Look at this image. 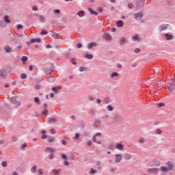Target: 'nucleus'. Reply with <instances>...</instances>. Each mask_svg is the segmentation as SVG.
<instances>
[{
  "label": "nucleus",
  "instance_id": "obj_1",
  "mask_svg": "<svg viewBox=\"0 0 175 175\" xmlns=\"http://www.w3.org/2000/svg\"><path fill=\"white\" fill-rule=\"evenodd\" d=\"M166 166L167 167L161 166L160 167L161 172L163 173H167L168 172H170L174 169V164L172 161H167L166 163Z\"/></svg>",
  "mask_w": 175,
  "mask_h": 175
},
{
  "label": "nucleus",
  "instance_id": "obj_2",
  "mask_svg": "<svg viewBox=\"0 0 175 175\" xmlns=\"http://www.w3.org/2000/svg\"><path fill=\"white\" fill-rule=\"evenodd\" d=\"M146 4V0H138L136 1L135 4V9L136 10H139V9H142Z\"/></svg>",
  "mask_w": 175,
  "mask_h": 175
},
{
  "label": "nucleus",
  "instance_id": "obj_3",
  "mask_svg": "<svg viewBox=\"0 0 175 175\" xmlns=\"http://www.w3.org/2000/svg\"><path fill=\"white\" fill-rule=\"evenodd\" d=\"M150 167H154V166L156 167H159V166H161V161H158L157 159H154L150 163Z\"/></svg>",
  "mask_w": 175,
  "mask_h": 175
},
{
  "label": "nucleus",
  "instance_id": "obj_4",
  "mask_svg": "<svg viewBox=\"0 0 175 175\" xmlns=\"http://www.w3.org/2000/svg\"><path fill=\"white\" fill-rule=\"evenodd\" d=\"M148 172L150 174H158L159 173V169L157 167L149 168L148 169Z\"/></svg>",
  "mask_w": 175,
  "mask_h": 175
},
{
  "label": "nucleus",
  "instance_id": "obj_5",
  "mask_svg": "<svg viewBox=\"0 0 175 175\" xmlns=\"http://www.w3.org/2000/svg\"><path fill=\"white\" fill-rule=\"evenodd\" d=\"M8 76V72L5 68L0 69V77L1 79H6Z\"/></svg>",
  "mask_w": 175,
  "mask_h": 175
},
{
  "label": "nucleus",
  "instance_id": "obj_6",
  "mask_svg": "<svg viewBox=\"0 0 175 175\" xmlns=\"http://www.w3.org/2000/svg\"><path fill=\"white\" fill-rule=\"evenodd\" d=\"M122 161V155L120 154H115V163H120Z\"/></svg>",
  "mask_w": 175,
  "mask_h": 175
},
{
  "label": "nucleus",
  "instance_id": "obj_7",
  "mask_svg": "<svg viewBox=\"0 0 175 175\" xmlns=\"http://www.w3.org/2000/svg\"><path fill=\"white\" fill-rule=\"evenodd\" d=\"M135 20H142L143 18V12L139 11L137 14H134Z\"/></svg>",
  "mask_w": 175,
  "mask_h": 175
},
{
  "label": "nucleus",
  "instance_id": "obj_8",
  "mask_svg": "<svg viewBox=\"0 0 175 175\" xmlns=\"http://www.w3.org/2000/svg\"><path fill=\"white\" fill-rule=\"evenodd\" d=\"M103 39H105V40H107V41H110L113 39V37L111 36V35H110V33H105L103 35Z\"/></svg>",
  "mask_w": 175,
  "mask_h": 175
},
{
  "label": "nucleus",
  "instance_id": "obj_9",
  "mask_svg": "<svg viewBox=\"0 0 175 175\" xmlns=\"http://www.w3.org/2000/svg\"><path fill=\"white\" fill-rule=\"evenodd\" d=\"M169 88V92L170 93L174 92V90H175V83L174 82H170V86L168 87Z\"/></svg>",
  "mask_w": 175,
  "mask_h": 175
},
{
  "label": "nucleus",
  "instance_id": "obj_10",
  "mask_svg": "<svg viewBox=\"0 0 175 175\" xmlns=\"http://www.w3.org/2000/svg\"><path fill=\"white\" fill-rule=\"evenodd\" d=\"M169 27V25L168 24H165V25H160L159 27V32H162V31H166V29H167V27Z\"/></svg>",
  "mask_w": 175,
  "mask_h": 175
},
{
  "label": "nucleus",
  "instance_id": "obj_11",
  "mask_svg": "<svg viewBox=\"0 0 175 175\" xmlns=\"http://www.w3.org/2000/svg\"><path fill=\"white\" fill-rule=\"evenodd\" d=\"M164 36L166 38V40H173V39H174V36H173L169 33H166L164 35Z\"/></svg>",
  "mask_w": 175,
  "mask_h": 175
},
{
  "label": "nucleus",
  "instance_id": "obj_12",
  "mask_svg": "<svg viewBox=\"0 0 175 175\" xmlns=\"http://www.w3.org/2000/svg\"><path fill=\"white\" fill-rule=\"evenodd\" d=\"M11 102H12V103L15 105L16 107H18V106H21V103H20L18 101H17V98H12Z\"/></svg>",
  "mask_w": 175,
  "mask_h": 175
},
{
  "label": "nucleus",
  "instance_id": "obj_13",
  "mask_svg": "<svg viewBox=\"0 0 175 175\" xmlns=\"http://www.w3.org/2000/svg\"><path fill=\"white\" fill-rule=\"evenodd\" d=\"M121 120V116H120V113H116L113 115V121H120Z\"/></svg>",
  "mask_w": 175,
  "mask_h": 175
},
{
  "label": "nucleus",
  "instance_id": "obj_14",
  "mask_svg": "<svg viewBox=\"0 0 175 175\" xmlns=\"http://www.w3.org/2000/svg\"><path fill=\"white\" fill-rule=\"evenodd\" d=\"M96 46H98V44L96 42H92L88 44V50H91V49H92V47H95Z\"/></svg>",
  "mask_w": 175,
  "mask_h": 175
},
{
  "label": "nucleus",
  "instance_id": "obj_15",
  "mask_svg": "<svg viewBox=\"0 0 175 175\" xmlns=\"http://www.w3.org/2000/svg\"><path fill=\"white\" fill-rule=\"evenodd\" d=\"M40 42H42V40L38 38H32L30 40V43L31 44H33V43H40Z\"/></svg>",
  "mask_w": 175,
  "mask_h": 175
},
{
  "label": "nucleus",
  "instance_id": "obj_16",
  "mask_svg": "<svg viewBox=\"0 0 175 175\" xmlns=\"http://www.w3.org/2000/svg\"><path fill=\"white\" fill-rule=\"evenodd\" d=\"M125 43H126V38H125L124 37H122L119 40V44L120 46H124Z\"/></svg>",
  "mask_w": 175,
  "mask_h": 175
},
{
  "label": "nucleus",
  "instance_id": "obj_17",
  "mask_svg": "<svg viewBox=\"0 0 175 175\" xmlns=\"http://www.w3.org/2000/svg\"><path fill=\"white\" fill-rule=\"evenodd\" d=\"M123 157L126 161H129V159H132V155L129 153H124Z\"/></svg>",
  "mask_w": 175,
  "mask_h": 175
},
{
  "label": "nucleus",
  "instance_id": "obj_18",
  "mask_svg": "<svg viewBox=\"0 0 175 175\" xmlns=\"http://www.w3.org/2000/svg\"><path fill=\"white\" fill-rule=\"evenodd\" d=\"M115 147H116V148L117 150H124V146H123L122 144H121V143H118V144H116V146H115Z\"/></svg>",
  "mask_w": 175,
  "mask_h": 175
},
{
  "label": "nucleus",
  "instance_id": "obj_19",
  "mask_svg": "<svg viewBox=\"0 0 175 175\" xmlns=\"http://www.w3.org/2000/svg\"><path fill=\"white\" fill-rule=\"evenodd\" d=\"M47 81L49 83H54L55 81V78H54V77L49 75L47 79H46Z\"/></svg>",
  "mask_w": 175,
  "mask_h": 175
},
{
  "label": "nucleus",
  "instance_id": "obj_20",
  "mask_svg": "<svg viewBox=\"0 0 175 175\" xmlns=\"http://www.w3.org/2000/svg\"><path fill=\"white\" fill-rule=\"evenodd\" d=\"M110 102H111L110 97H105L103 100V103L104 105H108V103H110Z\"/></svg>",
  "mask_w": 175,
  "mask_h": 175
},
{
  "label": "nucleus",
  "instance_id": "obj_21",
  "mask_svg": "<svg viewBox=\"0 0 175 175\" xmlns=\"http://www.w3.org/2000/svg\"><path fill=\"white\" fill-rule=\"evenodd\" d=\"M47 151H49V152H51V154H54V152H55V149H54L53 148L48 147L44 150V152H47Z\"/></svg>",
  "mask_w": 175,
  "mask_h": 175
},
{
  "label": "nucleus",
  "instance_id": "obj_22",
  "mask_svg": "<svg viewBox=\"0 0 175 175\" xmlns=\"http://www.w3.org/2000/svg\"><path fill=\"white\" fill-rule=\"evenodd\" d=\"M116 25L118 27V28H121L124 27V21L120 20L116 22Z\"/></svg>",
  "mask_w": 175,
  "mask_h": 175
},
{
  "label": "nucleus",
  "instance_id": "obj_23",
  "mask_svg": "<svg viewBox=\"0 0 175 175\" xmlns=\"http://www.w3.org/2000/svg\"><path fill=\"white\" fill-rule=\"evenodd\" d=\"M77 16H79V17H84V16H85V12H84V10H80L77 12Z\"/></svg>",
  "mask_w": 175,
  "mask_h": 175
},
{
  "label": "nucleus",
  "instance_id": "obj_24",
  "mask_svg": "<svg viewBox=\"0 0 175 175\" xmlns=\"http://www.w3.org/2000/svg\"><path fill=\"white\" fill-rule=\"evenodd\" d=\"M48 120H49V122H48L49 124H51V122L53 124H55V122H58V120H57V118H52L48 119Z\"/></svg>",
  "mask_w": 175,
  "mask_h": 175
},
{
  "label": "nucleus",
  "instance_id": "obj_25",
  "mask_svg": "<svg viewBox=\"0 0 175 175\" xmlns=\"http://www.w3.org/2000/svg\"><path fill=\"white\" fill-rule=\"evenodd\" d=\"M88 12L90 14H94V16H98V12L94 11L92 8H88Z\"/></svg>",
  "mask_w": 175,
  "mask_h": 175
},
{
  "label": "nucleus",
  "instance_id": "obj_26",
  "mask_svg": "<svg viewBox=\"0 0 175 175\" xmlns=\"http://www.w3.org/2000/svg\"><path fill=\"white\" fill-rule=\"evenodd\" d=\"M52 173H53L55 175H58L59 173H61V169H53L52 170Z\"/></svg>",
  "mask_w": 175,
  "mask_h": 175
},
{
  "label": "nucleus",
  "instance_id": "obj_27",
  "mask_svg": "<svg viewBox=\"0 0 175 175\" xmlns=\"http://www.w3.org/2000/svg\"><path fill=\"white\" fill-rule=\"evenodd\" d=\"M3 21H4L5 23H6L7 24L10 23V19H9V16H8V15H5V16L3 17Z\"/></svg>",
  "mask_w": 175,
  "mask_h": 175
},
{
  "label": "nucleus",
  "instance_id": "obj_28",
  "mask_svg": "<svg viewBox=\"0 0 175 175\" xmlns=\"http://www.w3.org/2000/svg\"><path fill=\"white\" fill-rule=\"evenodd\" d=\"M51 72H46V76L49 75V76L51 75V72H54V70H55L54 64L53 63H51Z\"/></svg>",
  "mask_w": 175,
  "mask_h": 175
},
{
  "label": "nucleus",
  "instance_id": "obj_29",
  "mask_svg": "<svg viewBox=\"0 0 175 175\" xmlns=\"http://www.w3.org/2000/svg\"><path fill=\"white\" fill-rule=\"evenodd\" d=\"M4 51H5V53H12V48L9 46H6L4 48Z\"/></svg>",
  "mask_w": 175,
  "mask_h": 175
},
{
  "label": "nucleus",
  "instance_id": "obj_30",
  "mask_svg": "<svg viewBox=\"0 0 175 175\" xmlns=\"http://www.w3.org/2000/svg\"><path fill=\"white\" fill-rule=\"evenodd\" d=\"M21 61L23 62V64H25V62H27L28 61V57L27 56H23L21 57Z\"/></svg>",
  "mask_w": 175,
  "mask_h": 175
},
{
  "label": "nucleus",
  "instance_id": "obj_31",
  "mask_svg": "<svg viewBox=\"0 0 175 175\" xmlns=\"http://www.w3.org/2000/svg\"><path fill=\"white\" fill-rule=\"evenodd\" d=\"M85 58H87L88 59H92V58H94V55L86 53L85 54Z\"/></svg>",
  "mask_w": 175,
  "mask_h": 175
},
{
  "label": "nucleus",
  "instance_id": "obj_32",
  "mask_svg": "<svg viewBox=\"0 0 175 175\" xmlns=\"http://www.w3.org/2000/svg\"><path fill=\"white\" fill-rule=\"evenodd\" d=\"M133 40H137V42H140L141 40L140 37H139L138 34H135V36H133Z\"/></svg>",
  "mask_w": 175,
  "mask_h": 175
},
{
  "label": "nucleus",
  "instance_id": "obj_33",
  "mask_svg": "<svg viewBox=\"0 0 175 175\" xmlns=\"http://www.w3.org/2000/svg\"><path fill=\"white\" fill-rule=\"evenodd\" d=\"M0 27H1V28H6V23H5L3 20L0 21Z\"/></svg>",
  "mask_w": 175,
  "mask_h": 175
},
{
  "label": "nucleus",
  "instance_id": "obj_34",
  "mask_svg": "<svg viewBox=\"0 0 175 175\" xmlns=\"http://www.w3.org/2000/svg\"><path fill=\"white\" fill-rule=\"evenodd\" d=\"M34 102L35 103H36V105H40V99L39 98V97H35Z\"/></svg>",
  "mask_w": 175,
  "mask_h": 175
},
{
  "label": "nucleus",
  "instance_id": "obj_35",
  "mask_svg": "<svg viewBox=\"0 0 175 175\" xmlns=\"http://www.w3.org/2000/svg\"><path fill=\"white\" fill-rule=\"evenodd\" d=\"M107 109L108 111H113L114 110V108L111 105H107Z\"/></svg>",
  "mask_w": 175,
  "mask_h": 175
},
{
  "label": "nucleus",
  "instance_id": "obj_36",
  "mask_svg": "<svg viewBox=\"0 0 175 175\" xmlns=\"http://www.w3.org/2000/svg\"><path fill=\"white\" fill-rule=\"evenodd\" d=\"M70 62L72 64V65H77V62H76L75 58L72 57L70 59Z\"/></svg>",
  "mask_w": 175,
  "mask_h": 175
},
{
  "label": "nucleus",
  "instance_id": "obj_37",
  "mask_svg": "<svg viewBox=\"0 0 175 175\" xmlns=\"http://www.w3.org/2000/svg\"><path fill=\"white\" fill-rule=\"evenodd\" d=\"M39 17L40 23H44V21H46L44 16H43L42 15H39Z\"/></svg>",
  "mask_w": 175,
  "mask_h": 175
},
{
  "label": "nucleus",
  "instance_id": "obj_38",
  "mask_svg": "<svg viewBox=\"0 0 175 175\" xmlns=\"http://www.w3.org/2000/svg\"><path fill=\"white\" fill-rule=\"evenodd\" d=\"M96 112V111H95V109H91L89 110V113L91 114L92 116H94Z\"/></svg>",
  "mask_w": 175,
  "mask_h": 175
},
{
  "label": "nucleus",
  "instance_id": "obj_39",
  "mask_svg": "<svg viewBox=\"0 0 175 175\" xmlns=\"http://www.w3.org/2000/svg\"><path fill=\"white\" fill-rule=\"evenodd\" d=\"M111 77H112V78L118 77V72H112L111 75Z\"/></svg>",
  "mask_w": 175,
  "mask_h": 175
},
{
  "label": "nucleus",
  "instance_id": "obj_40",
  "mask_svg": "<svg viewBox=\"0 0 175 175\" xmlns=\"http://www.w3.org/2000/svg\"><path fill=\"white\" fill-rule=\"evenodd\" d=\"M79 137H80V133H77L75 134V137H74L72 139L73 140H77L78 139H79Z\"/></svg>",
  "mask_w": 175,
  "mask_h": 175
},
{
  "label": "nucleus",
  "instance_id": "obj_41",
  "mask_svg": "<svg viewBox=\"0 0 175 175\" xmlns=\"http://www.w3.org/2000/svg\"><path fill=\"white\" fill-rule=\"evenodd\" d=\"M52 38H53V39H58V33L53 32L52 33Z\"/></svg>",
  "mask_w": 175,
  "mask_h": 175
},
{
  "label": "nucleus",
  "instance_id": "obj_42",
  "mask_svg": "<svg viewBox=\"0 0 175 175\" xmlns=\"http://www.w3.org/2000/svg\"><path fill=\"white\" fill-rule=\"evenodd\" d=\"M36 169H38V167L36 165H33L31 169V173H35L36 172Z\"/></svg>",
  "mask_w": 175,
  "mask_h": 175
},
{
  "label": "nucleus",
  "instance_id": "obj_43",
  "mask_svg": "<svg viewBox=\"0 0 175 175\" xmlns=\"http://www.w3.org/2000/svg\"><path fill=\"white\" fill-rule=\"evenodd\" d=\"M79 72H84V70H87V67L81 66L79 68Z\"/></svg>",
  "mask_w": 175,
  "mask_h": 175
},
{
  "label": "nucleus",
  "instance_id": "obj_44",
  "mask_svg": "<svg viewBox=\"0 0 175 175\" xmlns=\"http://www.w3.org/2000/svg\"><path fill=\"white\" fill-rule=\"evenodd\" d=\"M98 171L94 170V168H91L90 172H89L90 174H95V173H97Z\"/></svg>",
  "mask_w": 175,
  "mask_h": 175
},
{
  "label": "nucleus",
  "instance_id": "obj_45",
  "mask_svg": "<svg viewBox=\"0 0 175 175\" xmlns=\"http://www.w3.org/2000/svg\"><path fill=\"white\" fill-rule=\"evenodd\" d=\"M1 166H2V167H8V162H6V161H3V162L1 163Z\"/></svg>",
  "mask_w": 175,
  "mask_h": 175
},
{
  "label": "nucleus",
  "instance_id": "obj_46",
  "mask_svg": "<svg viewBox=\"0 0 175 175\" xmlns=\"http://www.w3.org/2000/svg\"><path fill=\"white\" fill-rule=\"evenodd\" d=\"M41 113L43 114L44 116H47V114H49V110L48 109H44V111H42Z\"/></svg>",
  "mask_w": 175,
  "mask_h": 175
},
{
  "label": "nucleus",
  "instance_id": "obj_47",
  "mask_svg": "<svg viewBox=\"0 0 175 175\" xmlns=\"http://www.w3.org/2000/svg\"><path fill=\"white\" fill-rule=\"evenodd\" d=\"M47 33H49V31L44 30V29H42L41 31V33H40V35H47Z\"/></svg>",
  "mask_w": 175,
  "mask_h": 175
},
{
  "label": "nucleus",
  "instance_id": "obj_48",
  "mask_svg": "<svg viewBox=\"0 0 175 175\" xmlns=\"http://www.w3.org/2000/svg\"><path fill=\"white\" fill-rule=\"evenodd\" d=\"M55 140V137H52L51 138L48 139V143H53Z\"/></svg>",
  "mask_w": 175,
  "mask_h": 175
},
{
  "label": "nucleus",
  "instance_id": "obj_49",
  "mask_svg": "<svg viewBox=\"0 0 175 175\" xmlns=\"http://www.w3.org/2000/svg\"><path fill=\"white\" fill-rule=\"evenodd\" d=\"M53 13H55V14H59V13H61V10L59 9L54 10Z\"/></svg>",
  "mask_w": 175,
  "mask_h": 175
},
{
  "label": "nucleus",
  "instance_id": "obj_50",
  "mask_svg": "<svg viewBox=\"0 0 175 175\" xmlns=\"http://www.w3.org/2000/svg\"><path fill=\"white\" fill-rule=\"evenodd\" d=\"M21 78L23 79V80L27 78V74L25 73H22L21 75Z\"/></svg>",
  "mask_w": 175,
  "mask_h": 175
},
{
  "label": "nucleus",
  "instance_id": "obj_51",
  "mask_svg": "<svg viewBox=\"0 0 175 175\" xmlns=\"http://www.w3.org/2000/svg\"><path fill=\"white\" fill-rule=\"evenodd\" d=\"M165 106V103H160L157 105V107H163Z\"/></svg>",
  "mask_w": 175,
  "mask_h": 175
},
{
  "label": "nucleus",
  "instance_id": "obj_52",
  "mask_svg": "<svg viewBox=\"0 0 175 175\" xmlns=\"http://www.w3.org/2000/svg\"><path fill=\"white\" fill-rule=\"evenodd\" d=\"M51 91H53V92H55V94H58V90H57V88H55V87H53L51 88Z\"/></svg>",
  "mask_w": 175,
  "mask_h": 175
},
{
  "label": "nucleus",
  "instance_id": "obj_53",
  "mask_svg": "<svg viewBox=\"0 0 175 175\" xmlns=\"http://www.w3.org/2000/svg\"><path fill=\"white\" fill-rule=\"evenodd\" d=\"M18 38H23V36H25L26 38H28V36L24 32V33H21L18 35Z\"/></svg>",
  "mask_w": 175,
  "mask_h": 175
},
{
  "label": "nucleus",
  "instance_id": "obj_54",
  "mask_svg": "<svg viewBox=\"0 0 175 175\" xmlns=\"http://www.w3.org/2000/svg\"><path fill=\"white\" fill-rule=\"evenodd\" d=\"M26 147H27V143H24V144H23L21 145V148L22 150H25Z\"/></svg>",
  "mask_w": 175,
  "mask_h": 175
},
{
  "label": "nucleus",
  "instance_id": "obj_55",
  "mask_svg": "<svg viewBox=\"0 0 175 175\" xmlns=\"http://www.w3.org/2000/svg\"><path fill=\"white\" fill-rule=\"evenodd\" d=\"M62 159H64L65 161L68 160V156L65 154H62Z\"/></svg>",
  "mask_w": 175,
  "mask_h": 175
},
{
  "label": "nucleus",
  "instance_id": "obj_56",
  "mask_svg": "<svg viewBox=\"0 0 175 175\" xmlns=\"http://www.w3.org/2000/svg\"><path fill=\"white\" fill-rule=\"evenodd\" d=\"M35 90H40V84L37 83L35 86H34Z\"/></svg>",
  "mask_w": 175,
  "mask_h": 175
},
{
  "label": "nucleus",
  "instance_id": "obj_57",
  "mask_svg": "<svg viewBox=\"0 0 175 175\" xmlns=\"http://www.w3.org/2000/svg\"><path fill=\"white\" fill-rule=\"evenodd\" d=\"M156 133H157V135H161V133H162V131H161L160 129H157L156 130Z\"/></svg>",
  "mask_w": 175,
  "mask_h": 175
},
{
  "label": "nucleus",
  "instance_id": "obj_58",
  "mask_svg": "<svg viewBox=\"0 0 175 175\" xmlns=\"http://www.w3.org/2000/svg\"><path fill=\"white\" fill-rule=\"evenodd\" d=\"M128 8H129V9H133V3H129L128 4Z\"/></svg>",
  "mask_w": 175,
  "mask_h": 175
},
{
  "label": "nucleus",
  "instance_id": "obj_59",
  "mask_svg": "<svg viewBox=\"0 0 175 175\" xmlns=\"http://www.w3.org/2000/svg\"><path fill=\"white\" fill-rule=\"evenodd\" d=\"M16 28L17 29H22V28H23V26L21 24H18L17 25Z\"/></svg>",
  "mask_w": 175,
  "mask_h": 175
},
{
  "label": "nucleus",
  "instance_id": "obj_60",
  "mask_svg": "<svg viewBox=\"0 0 175 175\" xmlns=\"http://www.w3.org/2000/svg\"><path fill=\"white\" fill-rule=\"evenodd\" d=\"M70 161H75V155L72 154L69 157Z\"/></svg>",
  "mask_w": 175,
  "mask_h": 175
},
{
  "label": "nucleus",
  "instance_id": "obj_61",
  "mask_svg": "<svg viewBox=\"0 0 175 175\" xmlns=\"http://www.w3.org/2000/svg\"><path fill=\"white\" fill-rule=\"evenodd\" d=\"M81 47H83V44L78 43L77 45V49H81Z\"/></svg>",
  "mask_w": 175,
  "mask_h": 175
},
{
  "label": "nucleus",
  "instance_id": "obj_62",
  "mask_svg": "<svg viewBox=\"0 0 175 175\" xmlns=\"http://www.w3.org/2000/svg\"><path fill=\"white\" fill-rule=\"evenodd\" d=\"M11 139L12 140V142H16L17 140V137L12 136L11 137Z\"/></svg>",
  "mask_w": 175,
  "mask_h": 175
},
{
  "label": "nucleus",
  "instance_id": "obj_63",
  "mask_svg": "<svg viewBox=\"0 0 175 175\" xmlns=\"http://www.w3.org/2000/svg\"><path fill=\"white\" fill-rule=\"evenodd\" d=\"M54 158H55L54 154L51 153L49 155V159H54Z\"/></svg>",
  "mask_w": 175,
  "mask_h": 175
},
{
  "label": "nucleus",
  "instance_id": "obj_64",
  "mask_svg": "<svg viewBox=\"0 0 175 175\" xmlns=\"http://www.w3.org/2000/svg\"><path fill=\"white\" fill-rule=\"evenodd\" d=\"M50 133L52 134V135H54L55 133V129H51L50 130Z\"/></svg>",
  "mask_w": 175,
  "mask_h": 175
}]
</instances>
